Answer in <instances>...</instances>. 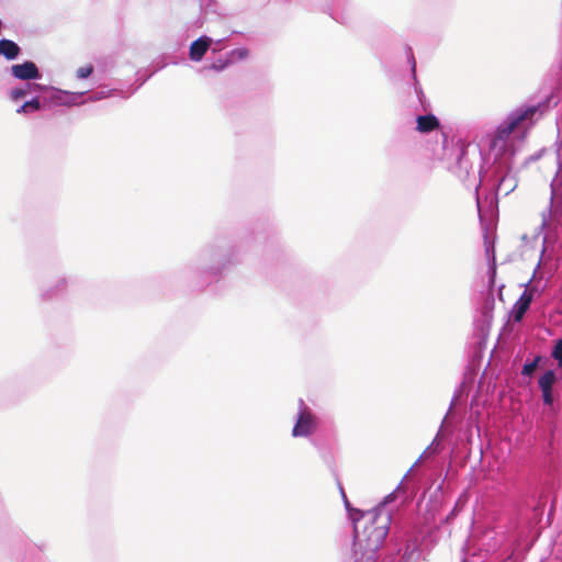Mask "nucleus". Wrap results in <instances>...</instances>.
I'll return each mask as SVG.
<instances>
[{"mask_svg": "<svg viewBox=\"0 0 562 562\" xmlns=\"http://www.w3.org/2000/svg\"><path fill=\"white\" fill-rule=\"evenodd\" d=\"M394 493L386 495L375 507L369 510L352 508L349 502L345 507L353 525V562H374L383 546L392 522V510L387 507Z\"/></svg>", "mask_w": 562, "mask_h": 562, "instance_id": "1", "label": "nucleus"}, {"mask_svg": "<svg viewBox=\"0 0 562 562\" xmlns=\"http://www.w3.org/2000/svg\"><path fill=\"white\" fill-rule=\"evenodd\" d=\"M234 258V247L224 240L207 245L183 268L181 280L193 291L203 290L221 278L224 270L235 262Z\"/></svg>", "mask_w": 562, "mask_h": 562, "instance_id": "2", "label": "nucleus"}, {"mask_svg": "<svg viewBox=\"0 0 562 562\" xmlns=\"http://www.w3.org/2000/svg\"><path fill=\"white\" fill-rule=\"evenodd\" d=\"M559 102L560 98L555 89L529 97L526 102L512 110L499 123L495 131V138L506 140L513 132L520 127L525 132L529 131Z\"/></svg>", "mask_w": 562, "mask_h": 562, "instance_id": "3", "label": "nucleus"}, {"mask_svg": "<svg viewBox=\"0 0 562 562\" xmlns=\"http://www.w3.org/2000/svg\"><path fill=\"white\" fill-rule=\"evenodd\" d=\"M441 147L434 150L435 157L440 160L445 167L457 176L468 187H474L476 192L477 209H481L479 198V188L483 181L481 172H475L473 164L469 157L468 149L470 143L462 138L449 137L446 133L441 132Z\"/></svg>", "mask_w": 562, "mask_h": 562, "instance_id": "4", "label": "nucleus"}, {"mask_svg": "<svg viewBox=\"0 0 562 562\" xmlns=\"http://www.w3.org/2000/svg\"><path fill=\"white\" fill-rule=\"evenodd\" d=\"M86 92H70L55 87L43 86L41 93L42 101L45 106H72L83 103L81 98Z\"/></svg>", "mask_w": 562, "mask_h": 562, "instance_id": "5", "label": "nucleus"}, {"mask_svg": "<svg viewBox=\"0 0 562 562\" xmlns=\"http://www.w3.org/2000/svg\"><path fill=\"white\" fill-rule=\"evenodd\" d=\"M317 427L316 418L304 404L303 400H300V411L297 413L296 423L292 429L293 437H307L312 435Z\"/></svg>", "mask_w": 562, "mask_h": 562, "instance_id": "6", "label": "nucleus"}, {"mask_svg": "<svg viewBox=\"0 0 562 562\" xmlns=\"http://www.w3.org/2000/svg\"><path fill=\"white\" fill-rule=\"evenodd\" d=\"M327 12L336 22L349 25L355 20L356 10L349 0H331Z\"/></svg>", "mask_w": 562, "mask_h": 562, "instance_id": "7", "label": "nucleus"}, {"mask_svg": "<svg viewBox=\"0 0 562 562\" xmlns=\"http://www.w3.org/2000/svg\"><path fill=\"white\" fill-rule=\"evenodd\" d=\"M11 76L21 81H32L42 78L37 65L32 60H25L22 64H14L9 69Z\"/></svg>", "mask_w": 562, "mask_h": 562, "instance_id": "8", "label": "nucleus"}, {"mask_svg": "<svg viewBox=\"0 0 562 562\" xmlns=\"http://www.w3.org/2000/svg\"><path fill=\"white\" fill-rule=\"evenodd\" d=\"M405 53H406L407 61L411 65L412 78L414 80V90H415L417 100L420 104L422 110L427 111V109L429 108V103L427 102L424 91L422 89V86L419 85V82L417 80L416 59H415L412 47L408 45L405 46Z\"/></svg>", "mask_w": 562, "mask_h": 562, "instance_id": "9", "label": "nucleus"}, {"mask_svg": "<svg viewBox=\"0 0 562 562\" xmlns=\"http://www.w3.org/2000/svg\"><path fill=\"white\" fill-rule=\"evenodd\" d=\"M42 91H43V85L32 82V81H26L24 85L11 89L9 92V98L11 101L16 102L21 99L29 97V95H31V97H34L36 94L41 95Z\"/></svg>", "mask_w": 562, "mask_h": 562, "instance_id": "10", "label": "nucleus"}, {"mask_svg": "<svg viewBox=\"0 0 562 562\" xmlns=\"http://www.w3.org/2000/svg\"><path fill=\"white\" fill-rule=\"evenodd\" d=\"M397 553L401 555L398 562L417 561L420 557V548L417 538H407L405 543L398 548Z\"/></svg>", "mask_w": 562, "mask_h": 562, "instance_id": "11", "label": "nucleus"}, {"mask_svg": "<svg viewBox=\"0 0 562 562\" xmlns=\"http://www.w3.org/2000/svg\"><path fill=\"white\" fill-rule=\"evenodd\" d=\"M248 56V50L246 48H235L226 54L225 57H218L210 65V69L221 71L228 67L236 60H243Z\"/></svg>", "mask_w": 562, "mask_h": 562, "instance_id": "12", "label": "nucleus"}, {"mask_svg": "<svg viewBox=\"0 0 562 562\" xmlns=\"http://www.w3.org/2000/svg\"><path fill=\"white\" fill-rule=\"evenodd\" d=\"M517 187V181L514 176L506 173L501 175L499 172H495V180L493 183V189L495 190V195H508L512 193Z\"/></svg>", "mask_w": 562, "mask_h": 562, "instance_id": "13", "label": "nucleus"}, {"mask_svg": "<svg viewBox=\"0 0 562 562\" xmlns=\"http://www.w3.org/2000/svg\"><path fill=\"white\" fill-rule=\"evenodd\" d=\"M504 536L495 531H487L482 540V551L485 552L484 557L495 554L503 546Z\"/></svg>", "mask_w": 562, "mask_h": 562, "instance_id": "14", "label": "nucleus"}, {"mask_svg": "<svg viewBox=\"0 0 562 562\" xmlns=\"http://www.w3.org/2000/svg\"><path fill=\"white\" fill-rule=\"evenodd\" d=\"M68 280L65 277H60L54 285L43 289L40 293V297L43 302H49L63 296L67 290Z\"/></svg>", "mask_w": 562, "mask_h": 562, "instance_id": "15", "label": "nucleus"}, {"mask_svg": "<svg viewBox=\"0 0 562 562\" xmlns=\"http://www.w3.org/2000/svg\"><path fill=\"white\" fill-rule=\"evenodd\" d=\"M532 301L533 300L529 291H524L521 293L510 312V316L515 323H520L524 319V316L529 310Z\"/></svg>", "mask_w": 562, "mask_h": 562, "instance_id": "16", "label": "nucleus"}, {"mask_svg": "<svg viewBox=\"0 0 562 562\" xmlns=\"http://www.w3.org/2000/svg\"><path fill=\"white\" fill-rule=\"evenodd\" d=\"M212 42V38L206 35H202L198 40L193 41L189 49L190 59L193 61H200L207 52Z\"/></svg>", "mask_w": 562, "mask_h": 562, "instance_id": "17", "label": "nucleus"}, {"mask_svg": "<svg viewBox=\"0 0 562 562\" xmlns=\"http://www.w3.org/2000/svg\"><path fill=\"white\" fill-rule=\"evenodd\" d=\"M440 126L438 117L432 113L416 115V131L427 134L437 131Z\"/></svg>", "mask_w": 562, "mask_h": 562, "instance_id": "18", "label": "nucleus"}, {"mask_svg": "<svg viewBox=\"0 0 562 562\" xmlns=\"http://www.w3.org/2000/svg\"><path fill=\"white\" fill-rule=\"evenodd\" d=\"M138 87H130L127 90L122 89H102L100 91H97L89 95L88 101H100L102 99H106L113 95H119L123 99L130 98L132 94H134L137 91Z\"/></svg>", "mask_w": 562, "mask_h": 562, "instance_id": "19", "label": "nucleus"}, {"mask_svg": "<svg viewBox=\"0 0 562 562\" xmlns=\"http://www.w3.org/2000/svg\"><path fill=\"white\" fill-rule=\"evenodd\" d=\"M459 398V394L456 393L450 402V405H449V408H448V412L441 423V426H440V429L438 430L436 437L434 438V440L431 441V443L427 447V449L424 451V454L427 453V452H431V453H436L438 451V448L440 446V440L442 439V428L445 427V425L447 424V420H448V417L449 415L451 414L457 401Z\"/></svg>", "mask_w": 562, "mask_h": 562, "instance_id": "20", "label": "nucleus"}, {"mask_svg": "<svg viewBox=\"0 0 562 562\" xmlns=\"http://www.w3.org/2000/svg\"><path fill=\"white\" fill-rule=\"evenodd\" d=\"M21 54V47L12 40H0V56L7 60H15Z\"/></svg>", "mask_w": 562, "mask_h": 562, "instance_id": "21", "label": "nucleus"}, {"mask_svg": "<svg viewBox=\"0 0 562 562\" xmlns=\"http://www.w3.org/2000/svg\"><path fill=\"white\" fill-rule=\"evenodd\" d=\"M546 503H547V499L543 494H539V495L533 494L531 496L530 501H526L525 506L532 510V513H533L532 517L535 519L540 520L542 517V514H543Z\"/></svg>", "mask_w": 562, "mask_h": 562, "instance_id": "22", "label": "nucleus"}, {"mask_svg": "<svg viewBox=\"0 0 562 562\" xmlns=\"http://www.w3.org/2000/svg\"><path fill=\"white\" fill-rule=\"evenodd\" d=\"M44 108L42 97L36 94L32 97L30 100H26L23 104H21L16 109V113L19 114H27L32 112H37Z\"/></svg>", "mask_w": 562, "mask_h": 562, "instance_id": "23", "label": "nucleus"}, {"mask_svg": "<svg viewBox=\"0 0 562 562\" xmlns=\"http://www.w3.org/2000/svg\"><path fill=\"white\" fill-rule=\"evenodd\" d=\"M557 381V373L554 370H547L538 381L540 390L552 389V385Z\"/></svg>", "mask_w": 562, "mask_h": 562, "instance_id": "24", "label": "nucleus"}, {"mask_svg": "<svg viewBox=\"0 0 562 562\" xmlns=\"http://www.w3.org/2000/svg\"><path fill=\"white\" fill-rule=\"evenodd\" d=\"M540 360H541V357L540 356H536L531 361L526 362L522 366L521 374L524 376L531 378L533 375L535 371L537 370Z\"/></svg>", "mask_w": 562, "mask_h": 562, "instance_id": "25", "label": "nucleus"}, {"mask_svg": "<svg viewBox=\"0 0 562 562\" xmlns=\"http://www.w3.org/2000/svg\"><path fill=\"white\" fill-rule=\"evenodd\" d=\"M35 558V546L24 543V554L21 559L18 558L20 562H33Z\"/></svg>", "mask_w": 562, "mask_h": 562, "instance_id": "26", "label": "nucleus"}, {"mask_svg": "<svg viewBox=\"0 0 562 562\" xmlns=\"http://www.w3.org/2000/svg\"><path fill=\"white\" fill-rule=\"evenodd\" d=\"M551 357L558 361L559 367L562 368V338L555 340Z\"/></svg>", "mask_w": 562, "mask_h": 562, "instance_id": "27", "label": "nucleus"}, {"mask_svg": "<svg viewBox=\"0 0 562 562\" xmlns=\"http://www.w3.org/2000/svg\"><path fill=\"white\" fill-rule=\"evenodd\" d=\"M93 72V66L92 65H87V66H83V67H80L78 70H77V78L78 79H86L88 78L91 74Z\"/></svg>", "mask_w": 562, "mask_h": 562, "instance_id": "28", "label": "nucleus"}, {"mask_svg": "<svg viewBox=\"0 0 562 562\" xmlns=\"http://www.w3.org/2000/svg\"><path fill=\"white\" fill-rule=\"evenodd\" d=\"M542 401L544 405L551 406L553 404V393L552 389L541 390Z\"/></svg>", "mask_w": 562, "mask_h": 562, "instance_id": "29", "label": "nucleus"}, {"mask_svg": "<svg viewBox=\"0 0 562 562\" xmlns=\"http://www.w3.org/2000/svg\"><path fill=\"white\" fill-rule=\"evenodd\" d=\"M531 281H532V279H530L526 284H524V286H525V291H529L530 295L533 299L535 294L538 293V288L536 285H531Z\"/></svg>", "mask_w": 562, "mask_h": 562, "instance_id": "30", "label": "nucleus"}, {"mask_svg": "<svg viewBox=\"0 0 562 562\" xmlns=\"http://www.w3.org/2000/svg\"><path fill=\"white\" fill-rule=\"evenodd\" d=\"M552 215L551 206L547 210V212L542 213V223L541 227H546L548 225L549 217Z\"/></svg>", "mask_w": 562, "mask_h": 562, "instance_id": "31", "label": "nucleus"}, {"mask_svg": "<svg viewBox=\"0 0 562 562\" xmlns=\"http://www.w3.org/2000/svg\"><path fill=\"white\" fill-rule=\"evenodd\" d=\"M459 504H460V499L456 503L453 509L448 514V516L446 518L447 520L453 519L458 515Z\"/></svg>", "mask_w": 562, "mask_h": 562, "instance_id": "32", "label": "nucleus"}, {"mask_svg": "<svg viewBox=\"0 0 562 562\" xmlns=\"http://www.w3.org/2000/svg\"><path fill=\"white\" fill-rule=\"evenodd\" d=\"M514 550H512L506 558H504L501 562H512L513 558H514Z\"/></svg>", "mask_w": 562, "mask_h": 562, "instance_id": "33", "label": "nucleus"}, {"mask_svg": "<svg viewBox=\"0 0 562 562\" xmlns=\"http://www.w3.org/2000/svg\"><path fill=\"white\" fill-rule=\"evenodd\" d=\"M339 488H340V493H341V496H342L344 503L349 502V501H348V498H347V496H346V493H345V491H344V488H342V486H341V485H339Z\"/></svg>", "mask_w": 562, "mask_h": 562, "instance_id": "34", "label": "nucleus"}, {"mask_svg": "<svg viewBox=\"0 0 562 562\" xmlns=\"http://www.w3.org/2000/svg\"><path fill=\"white\" fill-rule=\"evenodd\" d=\"M339 488H340V493H341V496H342L344 503L349 502V501H348V498H347V496H346V493H345V491H344V488H342V486H341V485H339Z\"/></svg>", "mask_w": 562, "mask_h": 562, "instance_id": "35", "label": "nucleus"}, {"mask_svg": "<svg viewBox=\"0 0 562 562\" xmlns=\"http://www.w3.org/2000/svg\"><path fill=\"white\" fill-rule=\"evenodd\" d=\"M147 78H150V75H147V77H146V78H144V79H143V80H142V81H140L136 87H138V88H139L140 86H143V85H144V82L147 80Z\"/></svg>", "mask_w": 562, "mask_h": 562, "instance_id": "36", "label": "nucleus"}, {"mask_svg": "<svg viewBox=\"0 0 562 562\" xmlns=\"http://www.w3.org/2000/svg\"><path fill=\"white\" fill-rule=\"evenodd\" d=\"M558 161H559V166H560V168H562V164H561V155H558Z\"/></svg>", "mask_w": 562, "mask_h": 562, "instance_id": "37", "label": "nucleus"}, {"mask_svg": "<svg viewBox=\"0 0 562 562\" xmlns=\"http://www.w3.org/2000/svg\"><path fill=\"white\" fill-rule=\"evenodd\" d=\"M398 488H400V485H396L395 491H393L392 493H394V494H395V493H396V491H398ZM393 499H395V497H394ZM393 502H394V501H392L391 503H393Z\"/></svg>", "mask_w": 562, "mask_h": 562, "instance_id": "38", "label": "nucleus"}, {"mask_svg": "<svg viewBox=\"0 0 562 562\" xmlns=\"http://www.w3.org/2000/svg\"><path fill=\"white\" fill-rule=\"evenodd\" d=\"M398 488H400V485H396L395 491H393L392 493H394V494H395V493H396V491H398ZM393 499H395V497H394ZM393 502H394V501H392L391 503H393Z\"/></svg>", "mask_w": 562, "mask_h": 562, "instance_id": "39", "label": "nucleus"}, {"mask_svg": "<svg viewBox=\"0 0 562 562\" xmlns=\"http://www.w3.org/2000/svg\"><path fill=\"white\" fill-rule=\"evenodd\" d=\"M355 562H357V561H355ZM374 562H378V560H376V561H374Z\"/></svg>", "mask_w": 562, "mask_h": 562, "instance_id": "40", "label": "nucleus"}]
</instances>
